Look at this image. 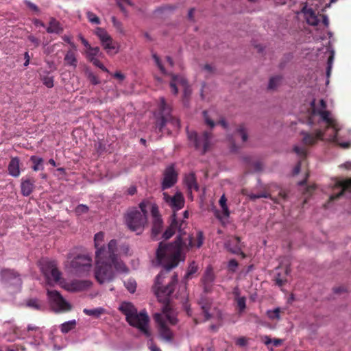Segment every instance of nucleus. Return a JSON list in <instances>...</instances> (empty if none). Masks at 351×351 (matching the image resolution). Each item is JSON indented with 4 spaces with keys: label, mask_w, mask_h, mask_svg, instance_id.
<instances>
[{
    "label": "nucleus",
    "mask_w": 351,
    "mask_h": 351,
    "mask_svg": "<svg viewBox=\"0 0 351 351\" xmlns=\"http://www.w3.org/2000/svg\"><path fill=\"white\" fill-rule=\"evenodd\" d=\"M27 306L35 309H39L40 308V305L39 304L38 301L36 299H32L29 300L27 302Z\"/></svg>",
    "instance_id": "13d9d810"
},
{
    "label": "nucleus",
    "mask_w": 351,
    "mask_h": 351,
    "mask_svg": "<svg viewBox=\"0 0 351 351\" xmlns=\"http://www.w3.org/2000/svg\"><path fill=\"white\" fill-rule=\"evenodd\" d=\"M306 23L312 26H316L319 24V20L314 10L311 8L304 6L302 10Z\"/></svg>",
    "instance_id": "4be33fe9"
},
{
    "label": "nucleus",
    "mask_w": 351,
    "mask_h": 351,
    "mask_svg": "<svg viewBox=\"0 0 351 351\" xmlns=\"http://www.w3.org/2000/svg\"><path fill=\"white\" fill-rule=\"evenodd\" d=\"M62 288L69 292H77L84 290L88 286V282L80 280H72L67 281L62 280L60 281Z\"/></svg>",
    "instance_id": "2eb2a0df"
},
{
    "label": "nucleus",
    "mask_w": 351,
    "mask_h": 351,
    "mask_svg": "<svg viewBox=\"0 0 351 351\" xmlns=\"http://www.w3.org/2000/svg\"><path fill=\"white\" fill-rule=\"evenodd\" d=\"M215 280V275L211 266L206 267L202 278L204 292H210Z\"/></svg>",
    "instance_id": "6ab92c4d"
},
{
    "label": "nucleus",
    "mask_w": 351,
    "mask_h": 351,
    "mask_svg": "<svg viewBox=\"0 0 351 351\" xmlns=\"http://www.w3.org/2000/svg\"><path fill=\"white\" fill-rule=\"evenodd\" d=\"M120 250L122 254L125 255H128L130 251V247L128 245L123 244L120 246Z\"/></svg>",
    "instance_id": "69168bd1"
},
{
    "label": "nucleus",
    "mask_w": 351,
    "mask_h": 351,
    "mask_svg": "<svg viewBox=\"0 0 351 351\" xmlns=\"http://www.w3.org/2000/svg\"><path fill=\"white\" fill-rule=\"evenodd\" d=\"M249 197L252 200H255L259 198H270V195L266 192H261L259 193H251L249 195Z\"/></svg>",
    "instance_id": "49530a36"
},
{
    "label": "nucleus",
    "mask_w": 351,
    "mask_h": 351,
    "mask_svg": "<svg viewBox=\"0 0 351 351\" xmlns=\"http://www.w3.org/2000/svg\"><path fill=\"white\" fill-rule=\"evenodd\" d=\"M62 40L67 43L68 44L70 45V46L74 49V50H76L77 49V47H76V45L71 40V38L69 36H67V35H64L62 37Z\"/></svg>",
    "instance_id": "052dcab7"
},
{
    "label": "nucleus",
    "mask_w": 351,
    "mask_h": 351,
    "mask_svg": "<svg viewBox=\"0 0 351 351\" xmlns=\"http://www.w3.org/2000/svg\"><path fill=\"white\" fill-rule=\"evenodd\" d=\"M89 79H90V81L91 82V83L93 84H98L99 83V81L98 80V78L93 74H90L89 75Z\"/></svg>",
    "instance_id": "774afa93"
},
{
    "label": "nucleus",
    "mask_w": 351,
    "mask_h": 351,
    "mask_svg": "<svg viewBox=\"0 0 351 351\" xmlns=\"http://www.w3.org/2000/svg\"><path fill=\"white\" fill-rule=\"evenodd\" d=\"M41 270L49 285L59 282L61 279V272L58 269L56 263L51 261H45L42 263Z\"/></svg>",
    "instance_id": "9b49d317"
},
{
    "label": "nucleus",
    "mask_w": 351,
    "mask_h": 351,
    "mask_svg": "<svg viewBox=\"0 0 351 351\" xmlns=\"http://www.w3.org/2000/svg\"><path fill=\"white\" fill-rule=\"evenodd\" d=\"M47 294L49 302L54 311L64 312L71 310V305L58 291L47 289Z\"/></svg>",
    "instance_id": "9d476101"
},
{
    "label": "nucleus",
    "mask_w": 351,
    "mask_h": 351,
    "mask_svg": "<svg viewBox=\"0 0 351 351\" xmlns=\"http://www.w3.org/2000/svg\"><path fill=\"white\" fill-rule=\"evenodd\" d=\"M237 306L239 308V313H242L246 308V298L243 296L241 298L235 300Z\"/></svg>",
    "instance_id": "c03bdc74"
},
{
    "label": "nucleus",
    "mask_w": 351,
    "mask_h": 351,
    "mask_svg": "<svg viewBox=\"0 0 351 351\" xmlns=\"http://www.w3.org/2000/svg\"><path fill=\"white\" fill-rule=\"evenodd\" d=\"M227 199L225 197V195H223L219 201V205L222 209L223 214L226 217H228L230 216V211L228 207L226 204Z\"/></svg>",
    "instance_id": "c9c22d12"
},
{
    "label": "nucleus",
    "mask_w": 351,
    "mask_h": 351,
    "mask_svg": "<svg viewBox=\"0 0 351 351\" xmlns=\"http://www.w3.org/2000/svg\"><path fill=\"white\" fill-rule=\"evenodd\" d=\"M276 284L278 287H282L284 283L287 281V280L281 276V274L280 273H278L276 276H275L274 279Z\"/></svg>",
    "instance_id": "603ef678"
},
{
    "label": "nucleus",
    "mask_w": 351,
    "mask_h": 351,
    "mask_svg": "<svg viewBox=\"0 0 351 351\" xmlns=\"http://www.w3.org/2000/svg\"><path fill=\"white\" fill-rule=\"evenodd\" d=\"M229 271L234 272L238 267V262L235 259H231L228 263Z\"/></svg>",
    "instance_id": "3c124183"
},
{
    "label": "nucleus",
    "mask_w": 351,
    "mask_h": 351,
    "mask_svg": "<svg viewBox=\"0 0 351 351\" xmlns=\"http://www.w3.org/2000/svg\"><path fill=\"white\" fill-rule=\"evenodd\" d=\"M151 213L153 217L152 234L153 237H156L162 230V219L159 215V211L156 206H152Z\"/></svg>",
    "instance_id": "a211bd4d"
},
{
    "label": "nucleus",
    "mask_w": 351,
    "mask_h": 351,
    "mask_svg": "<svg viewBox=\"0 0 351 351\" xmlns=\"http://www.w3.org/2000/svg\"><path fill=\"white\" fill-rule=\"evenodd\" d=\"M28 40L32 43L35 47H38L40 44V40L33 35H29L27 37Z\"/></svg>",
    "instance_id": "e2e57ef3"
},
{
    "label": "nucleus",
    "mask_w": 351,
    "mask_h": 351,
    "mask_svg": "<svg viewBox=\"0 0 351 351\" xmlns=\"http://www.w3.org/2000/svg\"><path fill=\"white\" fill-rule=\"evenodd\" d=\"M267 315L269 319H280V308H276L273 310H268Z\"/></svg>",
    "instance_id": "37998d69"
},
{
    "label": "nucleus",
    "mask_w": 351,
    "mask_h": 351,
    "mask_svg": "<svg viewBox=\"0 0 351 351\" xmlns=\"http://www.w3.org/2000/svg\"><path fill=\"white\" fill-rule=\"evenodd\" d=\"M163 199L165 202L171 208L173 214L181 210L185 204V199L180 191H177L173 195H169L167 193H163Z\"/></svg>",
    "instance_id": "f8f14e48"
},
{
    "label": "nucleus",
    "mask_w": 351,
    "mask_h": 351,
    "mask_svg": "<svg viewBox=\"0 0 351 351\" xmlns=\"http://www.w3.org/2000/svg\"><path fill=\"white\" fill-rule=\"evenodd\" d=\"M86 58L90 62H93L94 60L97 59V57H101L102 53L100 51L99 47L88 48L86 51Z\"/></svg>",
    "instance_id": "c85d7f7f"
},
{
    "label": "nucleus",
    "mask_w": 351,
    "mask_h": 351,
    "mask_svg": "<svg viewBox=\"0 0 351 351\" xmlns=\"http://www.w3.org/2000/svg\"><path fill=\"white\" fill-rule=\"evenodd\" d=\"M112 22L114 27L120 32H123L121 23L117 20L114 16L112 17Z\"/></svg>",
    "instance_id": "bf43d9fd"
},
{
    "label": "nucleus",
    "mask_w": 351,
    "mask_h": 351,
    "mask_svg": "<svg viewBox=\"0 0 351 351\" xmlns=\"http://www.w3.org/2000/svg\"><path fill=\"white\" fill-rule=\"evenodd\" d=\"M95 66L99 68L103 71L109 73L108 69L98 60H94L93 62H91Z\"/></svg>",
    "instance_id": "5fc2aeb1"
},
{
    "label": "nucleus",
    "mask_w": 351,
    "mask_h": 351,
    "mask_svg": "<svg viewBox=\"0 0 351 351\" xmlns=\"http://www.w3.org/2000/svg\"><path fill=\"white\" fill-rule=\"evenodd\" d=\"M187 81L184 77L178 75H173L172 79L170 82V87L173 94L176 95L178 92V86H181L182 88H186L187 85Z\"/></svg>",
    "instance_id": "5701e85b"
},
{
    "label": "nucleus",
    "mask_w": 351,
    "mask_h": 351,
    "mask_svg": "<svg viewBox=\"0 0 351 351\" xmlns=\"http://www.w3.org/2000/svg\"><path fill=\"white\" fill-rule=\"evenodd\" d=\"M29 160L33 163L32 167L33 171H38L44 169V160L41 157L33 155L30 157Z\"/></svg>",
    "instance_id": "cd10ccee"
},
{
    "label": "nucleus",
    "mask_w": 351,
    "mask_h": 351,
    "mask_svg": "<svg viewBox=\"0 0 351 351\" xmlns=\"http://www.w3.org/2000/svg\"><path fill=\"white\" fill-rule=\"evenodd\" d=\"M119 309L125 315L126 321L130 326L138 328L147 337H149L150 333L147 328L149 319L145 310L138 313L134 306L126 302L121 303Z\"/></svg>",
    "instance_id": "39448f33"
},
{
    "label": "nucleus",
    "mask_w": 351,
    "mask_h": 351,
    "mask_svg": "<svg viewBox=\"0 0 351 351\" xmlns=\"http://www.w3.org/2000/svg\"><path fill=\"white\" fill-rule=\"evenodd\" d=\"M119 309L125 315L126 321L130 326L138 328L147 337H149L150 333L147 328L149 319L145 310L138 313L134 306L126 302L121 303Z\"/></svg>",
    "instance_id": "20e7f679"
},
{
    "label": "nucleus",
    "mask_w": 351,
    "mask_h": 351,
    "mask_svg": "<svg viewBox=\"0 0 351 351\" xmlns=\"http://www.w3.org/2000/svg\"><path fill=\"white\" fill-rule=\"evenodd\" d=\"M104 234L99 232L95 234V277L99 284L112 280L116 274L127 273L128 269L119 258L117 241L112 239L106 247L102 245Z\"/></svg>",
    "instance_id": "f03ea898"
},
{
    "label": "nucleus",
    "mask_w": 351,
    "mask_h": 351,
    "mask_svg": "<svg viewBox=\"0 0 351 351\" xmlns=\"http://www.w3.org/2000/svg\"><path fill=\"white\" fill-rule=\"evenodd\" d=\"M32 23L36 27L40 26V27H45V24L43 21H41L40 20H39L38 19H34L32 20Z\"/></svg>",
    "instance_id": "338daca9"
},
{
    "label": "nucleus",
    "mask_w": 351,
    "mask_h": 351,
    "mask_svg": "<svg viewBox=\"0 0 351 351\" xmlns=\"http://www.w3.org/2000/svg\"><path fill=\"white\" fill-rule=\"evenodd\" d=\"M152 57H153V59L154 60L155 63L156 64V65L158 66V67L159 68L160 71L162 73L166 74L167 73L166 70H165L164 66L162 64L159 57L156 53L153 54Z\"/></svg>",
    "instance_id": "09e8293b"
},
{
    "label": "nucleus",
    "mask_w": 351,
    "mask_h": 351,
    "mask_svg": "<svg viewBox=\"0 0 351 351\" xmlns=\"http://www.w3.org/2000/svg\"><path fill=\"white\" fill-rule=\"evenodd\" d=\"M178 173L176 171L175 165H168L163 172V179L161 182L162 190L171 188L178 182Z\"/></svg>",
    "instance_id": "ddd939ff"
},
{
    "label": "nucleus",
    "mask_w": 351,
    "mask_h": 351,
    "mask_svg": "<svg viewBox=\"0 0 351 351\" xmlns=\"http://www.w3.org/2000/svg\"><path fill=\"white\" fill-rule=\"evenodd\" d=\"M334 57H335V51L333 49H332L330 51V55L328 57V60H327L326 76L328 78L330 77V72L332 70L333 61H334Z\"/></svg>",
    "instance_id": "58836bf2"
},
{
    "label": "nucleus",
    "mask_w": 351,
    "mask_h": 351,
    "mask_svg": "<svg viewBox=\"0 0 351 351\" xmlns=\"http://www.w3.org/2000/svg\"><path fill=\"white\" fill-rule=\"evenodd\" d=\"M101 45L108 53H110L112 51H113L114 53H117L119 51V46L117 43L113 42L112 38L109 39V41L104 42Z\"/></svg>",
    "instance_id": "2f4dec72"
},
{
    "label": "nucleus",
    "mask_w": 351,
    "mask_h": 351,
    "mask_svg": "<svg viewBox=\"0 0 351 351\" xmlns=\"http://www.w3.org/2000/svg\"><path fill=\"white\" fill-rule=\"evenodd\" d=\"M159 117H157L156 128L159 132H163L165 127L168 124L172 129L178 130L180 128L179 119L171 114V109L167 104L164 97L160 98L158 105Z\"/></svg>",
    "instance_id": "0eeeda50"
},
{
    "label": "nucleus",
    "mask_w": 351,
    "mask_h": 351,
    "mask_svg": "<svg viewBox=\"0 0 351 351\" xmlns=\"http://www.w3.org/2000/svg\"><path fill=\"white\" fill-rule=\"evenodd\" d=\"M1 276L3 281L11 285L21 286V279L17 272L14 270L5 269L1 270Z\"/></svg>",
    "instance_id": "dca6fc26"
},
{
    "label": "nucleus",
    "mask_w": 351,
    "mask_h": 351,
    "mask_svg": "<svg viewBox=\"0 0 351 351\" xmlns=\"http://www.w3.org/2000/svg\"><path fill=\"white\" fill-rule=\"evenodd\" d=\"M203 116H204V119L205 123L209 127L213 128L215 126V122L208 117L207 111L204 110L203 112Z\"/></svg>",
    "instance_id": "864d4df0"
},
{
    "label": "nucleus",
    "mask_w": 351,
    "mask_h": 351,
    "mask_svg": "<svg viewBox=\"0 0 351 351\" xmlns=\"http://www.w3.org/2000/svg\"><path fill=\"white\" fill-rule=\"evenodd\" d=\"M124 285L130 293H133L135 292L136 289V282L134 280L128 279L124 282Z\"/></svg>",
    "instance_id": "ea45409f"
},
{
    "label": "nucleus",
    "mask_w": 351,
    "mask_h": 351,
    "mask_svg": "<svg viewBox=\"0 0 351 351\" xmlns=\"http://www.w3.org/2000/svg\"><path fill=\"white\" fill-rule=\"evenodd\" d=\"M225 246L232 254L243 255L241 240L238 237H234L232 239L227 241L225 243Z\"/></svg>",
    "instance_id": "412c9836"
},
{
    "label": "nucleus",
    "mask_w": 351,
    "mask_h": 351,
    "mask_svg": "<svg viewBox=\"0 0 351 351\" xmlns=\"http://www.w3.org/2000/svg\"><path fill=\"white\" fill-rule=\"evenodd\" d=\"M86 16L88 21L93 24L99 25L101 23L99 18L90 11L86 12Z\"/></svg>",
    "instance_id": "79ce46f5"
},
{
    "label": "nucleus",
    "mask_w": 351,
    "mask_h": 351,
    "mask_svg": "<svg viewBox=\"0 0 351 351\" xmlns=\"http://www.w3.org/2000/svg\"><path fill=\"white\" fill-rule=\"evenodd\" d=\"M46 31L49 34H60L62 32L63 28L60 23L54 17L49 19V26L46 28Z\"/></svg>",
    "instance_id": "a878e982"
},
{
    "label": "nucleus",
    "mask_w": 351,
    "mask_h": 351,
    "mask_svg": "<svg viewBox=\"0 0 351 351\" xmlns=\"http://www.w3.org/2000/svg\"><path fill=\"white\" fill-rule=\"evenodd\" d=\"M8 170L9 174L14 178L20 176V160L18 157L12 158L8 165Z\"/></svg>",
    "instance_id": "b1692460"
},
{
    "label": "nucleus",
    "mask_w": 351,
    "mask_h": 351,
    "mask_svg": "<svg viewBox=\"0 0 351 351\" xmlns=\"http://www.w3.org/2000/svg\"><path fill=\"white\" fill-rule=\"evenodd\" d=\"M235 134L241 137L243 142H245L247 140V134L243 126H240L237 128L235 131Z\"/></svg>",
    "instance_id": "a18cd8bd"
},
{
    "label": "nucleus",
    "mask_w": 351,
    "mask_h": 351,
    "mask_svg": "<svg viewBox=\"0 0 351 351\" xmlns=\"http://www.w3.org/2000/svg\"><path fill=\"white\" fill-rule=\"evenodd\" d=\"M282 80V77L279 75L271 77L269 79L268 84V89L274 90L280 84Z\"/></svg>",
    "instance_id": "e433bc0d"
},
{
    "label": "nucleus",
    "mask_w": 351,
    "mask_h": 351,
    "mask_svg": "<svg viewBox=\"0 0 351 351\" xmlns=\"http://www.w3.org/2000/svg\"><path fill=\"white\" fill-rule=\"evenodd\" d=\"M140 210L136 208L130 210L125 216V223L128 228L136 232L137 234L142 232L145 225L147 223L146 204L141 202L139 204Z\"/></svg>",
    "instance_id": "423d86ee"
},
{
    "label": "nucleus",
    "mask_w": 351,
    "mask_h": 351,
    "mask_svg": "<svg viewBox=\"0 0 351 351\" xmlns=\"http://www.w3.org/2000/svg\"><path fill=\"white\" fill-rule=\"evenodd\" d=\"M184 182L187 187L189 195L193 199L192 191H197L199 189L195 173L191 172L186 175L184 178Z\"/></svg>",
    "instance_id": "aec40b11"
},
{
    "label": "nucleus",
    "mask_w": 351,
    "mask_h": 351,
    "mask_svg": "<svg viewBox=\"0 0 351 351\" xmlns=\"http://www.w3.org/2000/svg\"><path fill=\"white\" fill-rule=\"evenodd\" d=\"M75 326H76L75 319H72V320H69V321L62 323L60 326V328L62 333L66 334V333H68L71 330H73V328H75Z\"/></svg>",
    "instance_id": "f704fd0d"
},
{
    "label": "nucleus",
    "mask_w": 351,
    "mask_h": 351,
    "mask_svg": "<svg viewBox=\"0 0 351 351\" xmlns=\"http://www.w3.org/2000/svg\"><path fill=\"white\" fill-rule=\"evenodd\" d=\"M117 3L119 5V7L120 8V9L124 12H125V10L124 8V3L130 5H132V2L130 0H117Z\"/></svg>",
    "instance_id": "4d7b16f0"
},
{
    "label": "nucleus",
    "mask_w": 351,
    "mask_h": 351,
    "mask_svg": "<svg viewBox=\"0 0 351 351\" xmlns=\"http://www.w3.org/2000/svg\"><path fill=\"white\" fill-rule=\"evenodd\" d=\"M24 3L29 9L32 10L33 11H34L36 12H40L38 7L35 3L31 2L30 1L25 0Z\"/></svg>",
    "instance_id": "6e6d98bb"
},
{
    "label": "nucleus",
    "mask_w": 351,
    "mask_h": 351,
    "mask_svg": "<svg viewBox=\"0 0 351 351\" xmlns=\"http://www.w3.org/2000/svg\"><path fill=\"white\" fill-rule=\"evenodd\" d=\"M199 304L202 310V313L204 316V321L208 320L211 317V315L209 313L211 306L210 300L205 296H202L199 300Z\"/></svg>",
    "instance_id": "bb28decb"
},
{
    "label": "nucleus",
    "mask_w": 351,
    "mask_h": 351,
    "mask_svg": "<svg viewBox=\"0 0 351 351\" xmlns=\"http://www.w3.org/2000/svg\"><path fill=\"white\" fill-rule=\"evenodd\" d=\"M183 223L184 221L178 219L176 214L172 215L170 226L163 233L162 238L169 239L175 234L176 230L180 233Z\"/></svg>",
    "instance_id": "f3484780"
},
{
    "label": "nucleus",
    "mask_w": 351,
    "mask_h": 351,
    "mask_svg": "<svg viewBox=\"0 0 351 351\" xmlns=\"http://www.w3.org/2000/svg\"><path fill=\"white\" fill-rule=\"evenodd\" d=\"M197 266L194 261H193L189 266L186 273L184 276L185 279L191 278V276L197 271Z\"/></svg>",
    "instance_id": "4c0bfd02"
},
{
    "label": "nucleus",
    "mask_w": 351,
    "mask_h": 351,
    "mask_svg": "<svg viewBox=\"0 0 351 351\" xmlns=\"http://www.w3.org/2000/svg\"><path fill=\"white\" fill-rule=\"evenodd\" d=\"M27 331H38V337L36 339L34 340V341H30L29 343L32 346H34L36 347L37 346H39L41 342V331L40 330V328L33 324H29L27 327Z\"/></svg>",
    "instance_id": "473e14b6"
},
{
    "label": "nucleus",
    "mask_w": 351,
    "mask_h": 351,
    "mask_svg": "<svg viewBox=\"0 0 351 351\" xmlns=\"http://www.w3.org/2000/svg\"><path fill=\"white\" fill-rule=\"evenodd\" d=\"M232 294L234 295V300L243 297V296H241V291L238 287H235L233 289Z\"/></svg>",
    "instance_id": "680f3d73"
},
{
    "label": "nucleus",
    "mask_w": 351,
    "mask_h": 351,
    "mask_svg": "<svg viewBox=\"0 0 351 351\" xmlns=\"http://www.w3.org/2000/svg\"><path fill=\"white\" fill-rule=\"evenodd\" d=\"M293 151L298 156H301V157H305L308 154V149L304 145H302V146L295 145L293 147Z\"/></svg>",
    "instance_id": "a19ab883"
},
{
    "label": "nucleus",
    "mask_w": 351,
    "mask_h": 351,
    "mask_svg": "<svg viewBox=\"0 0 351 351\" xmlns=\"http://www.w3.org/2000/svg\"><path fill=\"white\" fill-rule=\"evenodd\" d=\"M88 207L85 204H79L75 209V212L77 215H81L88 213Z\"/></svg>",
    "instance_id": "de8ad7c7"
},
{
    "label": "nucleus",
    "mask_w": 351,
    "mask_h": 351,
    "mask_svg": "<svg viewBox=\"0 0 351 351\" xmlns=\"http://www.w3.org/2000/svg\"><path fill=\"white\" fill-rule=\"evenodd\" d=\"M64 60L67 65L71 66L74 69L77 67V60L75 53L72 50L67 51Z\"/></svg>",
    "instance_id": "7c9ffc66"
},
{
    "label": "nucleus",
    "mask_w": 351,
    "mask_h": 351,
    "mask_svg": "<svg viewBox=\"0 0 351 351\" xmlns=\"http://www.w3.org/2000/svg\"><path fill=\"white\" fill-rule=\"evenodd\" d=\"M236 343L239 346H245L247 344V339L244 337H239L237 339Z\"/></svg>",
    "instance_id": "0e129e2a"
},
{
    "label": "nucleus",
    "mask_w": 351,
    "mask_h": 351,
    "mask_svg": "<svg viewBox=\"0 0 351 351\" xmlns=\"http://www.w3.org/2000/svg\"><path fill=\"white\" fill-rule=\"evenodd\" d=\"M193 239V236L189 235L186 241H183L180 234L173 242L168 243L160 242L156 252V258L152 261V265L154 267H163L155 278L153 289L158 300L164 303V306L162 313H155L154 319L158 324L160 337L168 343L173 342V333L167 326L166 322H169L171 325H176L178 322L174 312L169 305V297L173 293L178 280V275L174 274L165 287H162V283L165 275L177 267L180 261H184L186 252L193 247L197 248L202 247L204 241L203 232L197 231L196 242Z\"/></svg>",
    "instance_id": "f257e3e1"
},
{
    "label": "nucleus",
    "mask_w": 351,
    "mask_h": 351,
    "mask_svg": "<svg viewBox=\"0 0 351 351\" xmlns=\"http://www.w3.org/2000/svg\"><path fill=\"white\" fill-rule=\"evenodd\" d=\"M34 189V180L33 179H22L21 184V193L23 196H29Z\"/></svg>",
    "instance_id": "393cba45"
},
{
    "label": "nucleus",
    "mask_w": 351,
    "mask_h": 351,
    "mask_svg": "<svg viewBox=\"0 0 351 351\" xmlns=\"http://www.w3.org/2000/svg\"><path fill=\"white\" fill-rule=\"evenodd\" d=\"M331 187L332 193L330 195V202L333 201L343 195L351 197V179L334 180L332 181Z\"/></svg>",
    "instance_id": "1a4fd4ad"
},
{
    "label": "nucleus",
    "mask_w": 351,
    "mask_h": 351,
    "mask_svg": "<svg viewBox=\"0 0 351 351\" xmlns=\"http://www.w3.org/2000/svg\"><path fill=\"white\" fill-rule=\"evenodd\" d=\"M105 312L106 310L103 307H97L93 309L84 308L83 310V313L86 315H88L95 318H99Z\"/></svg>",
    "instance_id": "c756f323"
},
{
    "label": "nucleus",
    "mask_w": 351,
    "mask_h": 351,
    "mask_svg": "<svg viewBox=\"0 0 351 351\" xmlns=\"http://www.w3.org/2000/svg\"><path fill=\"white\" fill-rule=\"evenodd\" d=\"M95 35L99 38L101 43L109 40L112 37L104 28L97 27L95 30Z\"/></svg>",
    "instance_id": "72a5a7b5"
},
{
    "label": "nucleus",
    "mask_w": 351,
    "mask_h": 351,
    "mask_svg": "<svg viewBox=\"0 0 351 351\" xmlns=\"http://www.w3.org/2000/svg\"><path fill=\"white\" fill-rule=\"evenodd\" d=\"M42 80L47 88H52L53 86V77L52 76H45Z\"/></svg>",
    "instance_id": "8fccbe9b"
},
{
    "label": "nucleus",
    "mask_w": 351,
    "mask_h": 351,
    "mask_svg": "<svg viewBox=\"0 0 351 351\" xmlns=\"http://www.w3.org/2000/svg\"><path fill=\"white\" fill-rule=\"evenodd\" d=\"M188 138L190 142L193 143L195 148L200 150L202 154H204L208 150L210 146L211 139V134L208 132H204L201 135H199L195 131H189L186 129Z\"/></svg>",
    "instance_id": "6e6552de"
},
{
    "label": "nucleus",
    "mask_w": 351,
    "mask_h": 351,
    "mask_svg": "<svg viewBox=\"0 0 351 351\" xmlns=\"http://www.w3.org/2000/svg\"><path fill=\"white\" fill-rule=\"evenodd\" d=\"M91 258L88 255H78L71 262V267L78 273L87 271L91 267Z\"/></svg>",
    "instance_id": "4468645a"
},
{
    "label": "nucleus",
    "mask_w": 351,
    "mask_h": 351,
    "mask_svg": "<svg viewBox=\"0 0 351 351\" xmlns=\"http://www.w3.org/2000/svg\"><path fill=\"white\" fill-rule=\"evenodd\" d=\"M311 106L313 115L318 114L320 117L319 123L325 130H317L315 132L308 133L301 132L303 135L302 143L304 145H314L318 139L335 142L343 148H348L350 143L341 142L339 138V131L341 130L337 121L333 118L329 111L326 110V104L324 99L319 101V106H315V99L311 101Z\"/></svg>",
    "instance_id": "7ed1b4c3"
}]
</instances>
